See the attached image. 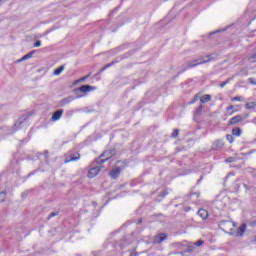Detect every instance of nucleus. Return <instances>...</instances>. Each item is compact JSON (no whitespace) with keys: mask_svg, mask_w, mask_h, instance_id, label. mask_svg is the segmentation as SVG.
<instances>
[{"mask_svg":"<svg viewBox=\"0 0 256 256\" xmlns=\"http://www.w3.org/2000/svg\"><path fill=\"white\" fill-rule=\"evenodd\" d=\"M216 57H217V55L211 54V55H207L205 57H201L196 60L187 62V64L184 66V69L182 70V73H183V71H187V69H193V67H198V65H203L205 63H209L210 61H213Z\"/></svg>","mask_w":256,"mask_h":256,"instance_id":"f257e3e1","label":"nucleus"},{"mask_svg":"<svg viewBox=\"0 0 256 256\" xmlns=\"http://www.w3.org/2000/svg\"><path fill=\"white\" fill-rule=\"evenodd\" d=\"M27 119H29V116L27 114H24L20 118H18V120L14 124L12 133H15V131H19V129H27V127H29Z\"/></svg>","mask_w":256,"mask_h":256,"instance_id":"f03ea898","label":"nucleus"},{"mask_svg":"<svg viewBox=\"0 0 256 256\" xmlns=\"http://www.w3.org/2000/svg\"><path fill=\"white\" fill-rule=\"evenodd\" d=\"M218 227L224 233H229V231H233V227H235V223L229 220H222L219 222Z\"/></svg>","mask_w":256,"mask_h":256,"instance_id":"7ed1b4c3","label":"nucleus"},{"mask_svg":"<svg viewBox=\"0 0 256 256\" xmlns=\"http://www.w3.org/2000/svg\"><path fill=\"white\" fill-rule=\"evenodd\" d=\"M101 169H103V166H94V167L90 168V170L88 171L89 179H93V178L97 177V175H99V172L101 171Z\"/></svg>","mask_w":256,"mask_h":256,"instance_id":"20e7f679","label":"nucleus"},{"mask_svg":"<svg viewBox=\"0 0 256 256\" xmlns=\"http://www.w3.org/2000/svg\"><path fill=\"white\" fill-rule=\"evenodd\" d=\"M225 147V143L223 142V139H218L213 142L211 151H221Z\"/></svg>","mask_w":256,"mask_h":256,"instance_id":"39448f33","label":"nucleus"},{"mask_svg":"<svg viewBox=\"0 0 256 256\" xmlns=\"http://www.w3.org/2000/svg\"><path fill=\"white\" fill-rule=\"evenodd\" d=\"M109 159H111V153L104 152L100 155L96 163L97 165H103V163H106V161H109Z\"/></svg>","mask_w":256,"mask_h":256,"instance_id":"423d86ee","label":"nucleus"},{"mask_svg":"<svg viewBox=\"0 0 256 256\" xmlns=\"http://www.w3.org/2000/svg\"><path fill=\"white\" fill-rule=\"evenodd\" d=\"M166 239H167V234L160 233V234H157L156 236H154L153 243H154V245H159V244L163 243V241H165Z\"/></svg>","mask_w":256,"mask_h":256,"instance_id":"0eeeda50","label":"nucleus"},{"mask_svg":"<svg viewBox=\"0 0 256 256\" xmlns=\"http://www.w3.org/2000/svg\"><path fill=\"white\" fill-rule=\"evenodd\" d=\"M78 91H80V93H89L90 91H95V87L89 85H82L79 88L75 89V93H78Z\"/></svg>","mask_w":256,"mask_h":256,"instance_id":"6e6552de","label":"nucleus"},{"mask_svg":"<svg viewBox=\"0 0 256 256\" xmlns=\"http://www.w3.org/2000/svg\"><path fill=\"white\" fill-rule=\"evenodd\" d=\"M81 159V155L79 153H75L72 156H66L64 163H71L72 161H79Z\"/></svg>","mask_w":256,"mask_h":256,"instance_id":"1a4fd4ad","label":"nucleus"},{"mask_svg":"<svg viewBox=\"0 0 256 256\" xmlns=\"http://www.w3.org/2000/svg\"><path fill=\"white\" fill-rule=\"evenodd\" d=\"M111 179H117L121 175V168L117 167L109 172Z\"/></svg>","mask_w":256,"mask_h":256,"instance_id":"9d476101","label":"nucleus"},{"mask_svg":"<svg viewBox=\"0 0 256 256\" xmlns=\"http://www.w3.org/2000/svg\"><path fill=\"white\" fill-rule=\"evenodd\" d=\"M63 113H64L63 109L57 110L56 112H54L52 114L51 120L52 121H59V119H61V117H63Z\"/></svg>","mask_w":256,"mask_h":256,"instance_id":"9b49d317","label":"nucleus"},{"mask_svg":"<svg viewBox=\"0 0 256 256\" xmlns=\"http://www.w3.org/2000/svg\"><path fill=\"white\" fill-rule=\"evenodd\" d=\"M245 231H247V224L244 223L238 228L236 232V237H243Z\"/></svg>","mask_w":256,"mask_h":256,"instance_id":"f8f14e48","label":"nucleus"},{"mask_svg":"<svg viewBox=\"0 0 256 256\" xmlns=\"http://www.w3.org/2000/svg\"><path fill=\"white\" fill-rule=\"evenodd\" d=\"M71 101H75V97L73 96H68L66 98H63L61 101H60V105L61 107L65 106V105H69V103H71Z\"/></svg>","mask_w":256,"mask_h":256,"instance_id":"ddd939ff","label":"nucleus"},{"mask_svg":"<svg viewBox=\"0 0 256 256\" xmlns=\"http://www.w3.org/2000/svg\"><path fill=\"white\" fill-rule=\"evenodd\" d=\"M241 121H243V117L237 115L230 119L229 125H237V123H241Z\"/></svg>","mask_w":256,"mask_h":256,"instance_id":"4468645a","label":"nucleus"},{"mask_svg":"<svg viewBox=\"0 0 256 256\" xmlns=\"http://www.w3.org/2000/svg\"><path fill=\"white\" fill-rule=\"evenodd\" d=\"M192 203H197V199H199V193H191L190 195L186 196V201H191Z\"/></svg>","mask_w":256,"mask_h":256,"instance_id":"2eb2a0df","label":"nucleus"},{"mask_svg":"<svg viewBox=\"0 0 256 256\" xmlns=\"http://www.w3.org/2000/svg\"><path fill=\"white\" fill-rule=\"evenodd\" d=\"M198 215H199V217H201V219L203 221H205V219H207V217H209V212L205 209H200V210H198Z\"/></svg>","mask_w":256,"mask_h":256,"instance_id":"dca6fc26","label":"nucleus"},{"mask_svg":"<svg viewBox=\"0 0 256 256\" xmlns=\"http://www.w3.org/2000/svg\"><path fill=\"white\" fill-rule=\"evenodd\" d=\"M211 101V95L205 94L200 97V103H209Z\"/></svg>","mask_w":256,"mask_h":256,"instance_id":"f3484780","label":"nucleus"},{"mask_svg":"<svg viewBox=\"0 0 256 256\" xmlns=\"http://www.w3.org/2000/svg\"><path fill=\"white\" fill-rule=\"evenodd\" d=\"M33 53H35V51H31L24 55L20 60H18V63H21V61H27V59H31V57H33Z\"/></svg>","mask_w":256,"mask_h":256,"instance_id":"a211bd4d","label":"nucleus"},{"mask_svg":"<svg viewBox=\"0 0 256 256\" xmlns=\"http://www.w3.org/2000/svg\"><path fill=\"white\" fill-rule=\"evenodd\" d=\"M241 133H243L241 128L237 127L232 129V135H234V137H241Z\"/></svg>","mask_w":256,"mask_h":256,"instance_id":"6ab92c4d","label":"nucleus"},{"mask_svg":"<svg viewBox=\"0 0 256 256\" xmlns=\"http://www.w3.org/2000/svg\"><path fill=\"white\" fill-rule=\"evenodd\" d=\"M201 113H203V105H200L196 111L194 112V117H199V115H201Z\"/></svg>","mask_w":256,"mask_h":256,"instance_id":"aec40b11","label":"nucleus"},{"mask_svg":"<svg viewBox=\"0 0 256 256\" xmlns=\"http://www.w3.org/2000/svg\"><path fill=\"white\" fill-rule=\"evenodd\" d=\"M245 107H246V109H248V110L255 109L256 103H255V102H247V103L245 104Z\"/></svg>","mask_w":256,"mask_h":256,"instance_id":"412c9836","label":"nucleus"},{"mask_svg":"<svg viewBox=\"0 0 256 256\" xmlns=\"http://www.w3.org/2000/svg\"><path fill=\"white\" fill-rule=\"evenodd\" d=\"M235 108V106L230 105L227 107V113H229V115H233V113H237V109L233 110Z\"/></svg>","mask_w":256,"mask_h":256,"instance_id":"4be33fe9","label":"nucleus"},{"mask_svg":"<svg viewBox=\"0 0 256 256\" xmlns=\"http://www.w3.org/2000/svg\"><path fill=\"white\" fill-rule=\"evenodd\" d=\"M65 71V66H60L56 70H54V75H59L60 73H63Z\"/></svg>","mask_w":256,"mask_h":256,"instance_id":"5701e85b","label":"nucleus"},{"mask_svg":"<svg viewBox=\"0 0 256 256\" xmlns=\"http://www.w3.org/2000/svg\"><path fill=\"white\" fill-rule=\"evenodd\" d=\"M7 197V192H0V203H3Z\"/></svg>","mask_w":256,"mask_h":256,"instance_id":"b1692460","label":"nucleus"},{"mask_svg":"<svg viewBox=\"0 0 256 256\" xmlns=\"http://www.w3.org/2000/svg\"><path fill=\"white\" fill-rule=\"evenodd\" d=\"M197 101H199V94H196L194 96V99H192V101H190L188 105H193L194 103H197Z\"/></svg>","mask_w":256,"mask_h":256,"instance_id":"393cba45","label":"nucleus"},{"mask_svg":"<svg viewBox=\"0 0 256 256\" xmlns=\"http://www.w3.org/2000/svg\"><path fill=\"white\" fill-rule=\"evenodd\" d=\"M232 78H228L226 81L220 83L219 87H221V89H223V87H225V85H229V82L231 81Z\"/></svg>","mask_w":256,"mask_h":256,"instance_id":"a878e982","label":"nucleus"},{"mask_svg":"<svg viewBox=\"0 0 256 256\" xmlns=\"http://www.w3.org/2000/svg\"><path fill=\"white\" fill-rule=\"evenodd\" d=\"M115 62H111L109 64H107L106 66H104L101 70L100 73H103V71H105L106 69H109V67H111L112 65H114Z\"/></svg>","mask_w":256,"mask_h":256,"instance_id":"bb28decb","label":"nucleus"},{"mask_svg":"<svg viewBox=\"0 0 256 256\" xmlns=\"http://www.w3.org/2000/svg\"><path fill=\"white\" fill-rule=\"evenodd\" d=\"M226 139L227 141H229V143H233V141H235V138H233V135L231 134H227Z\"/></svg>","mask_w":256,"mask_h":256,"instance_id":"cd10ccee","label":"nucleus"},{"mask_svg":"<svg viewBox=\"0 0 256 256\" xmlns=\"http://www.w3.org/2000/svg\"><path fill=\"white\" fill-rule=\"evenodd\" d=\"M192 251H195V244L188 245L187 247V253H192Z\"/></svg>","mask_w":256,"mask_h":256,"instance_id":"c85d7f7f","label":"nucleus"},{"mask_svg":"<svg viewBox=\"0 0 256 256\" xmlns=\"http://www.w3.org/2000/svg\"><path fill=\"white\" fill-rule=\"evenodd\" d=\"M236 159L235 157H228L225 160V163H235Z\"/></svg>","mask_w":256,"mask_h":256,"instance_id":"c756f323","label":"nucleus"},{"mask_svg":"<svg viewBox=\"0 0 256 256\" xmlns=\"http://www.w3.org/2000/svg\"><path fill=\"white\" fill-rule=\"evenodd\" d=\"M89 77H91V74H88L80 79L77 80V83H81L82 81H85L86 79H89Z\"/></svg>","mask_w":256,"mask_h":256,"instance_id":"7c9ffc66","label":"nucleus"},{"mask_svg":"<svg viewBox=\"0 0 256 256\" xmlns=\"http://www.w3.org/2000/svg\"><path fill=\"white\" fill-rule=\"evenodd\" d=\"M57 215H59V212H51L47 219H53V217H57Z\"/></svg>","mask_w":256,"mask_h":256,"instance_id":"2f4dec72","label":"nucleus"},{"mask_svg":"<svg viewBox=\"0 0 256 256\" xmlns=\"http://www.w3.org/2000/svg\"><path fill=\"white\" fill-rule=\"evenodd\" d=\"M231 101L234 102V101H243V97L241 96H235V97H232L231 98Z\"/></svg>","mask_w":256,"mask_h":256,"instance_id":"473e14b6","label":"nucleus"},{"mask_svg":"<svg viewBox=\"0 0 256 256\" xmlns=\"http://www.w3.org/2000/svg\"><path fill=\"white\" fill-rule=\"evenodd\" d=\"M178 135H179V129H174V131L171 134V137L175 139V137H178Z\"/></svg>","mask_w":256,"mask_h":256,"instance_id":"72a5a7b5","label":"nucleus"},{"mask_svg":"<svg viewBox=\"0 0 256 256\" xmlns=\"http://www.w3.org/2000/svg\"><path fill=\"white\" fill-rule=\"evenodd\" d=\"M205 243L203 240H198L197 242L194 243V247H201Z\"/></svg>","mask_w":256,"mask_h":256,"instance_id":"f704fd0d","label":"nucleus"},{"mask_svg":"<svg viewBox=\"0 0 256 256\" xmlns=\"http://www.w3.org/2000/svg\"><path fill=\"white\" fill-rule=\"evenodd\" d=\"M248 83H250V85H256V79L255 78H248Z\"/></svg>","mask_w":256,"mask_h":256,"instance_id":"c9c22d12","label":"nucleus"},{"mask_svg":"<svg viewBox=\"0 0 256 256\" xmlns=\"http://www.w3.org/2000/svg\"><path fill=\"white\" fill-rule=\"evenodd\" d=\"M250 227H256V220L249 222Z\"/></svg>","mask_w":256,"mask_h":256,"instance_id":"e433bc0d","label":"nucleus"},{"mask_svg":"<svg viewBox=\"0 0 256 256\" xmlns=\"http://www.w3.org/2000/svg\"><path fill=\"white\" fill-rule=\"evenodd\" d=\"M41 45V40H37L35 43H34V47H39Z\"/></svg>","mask_w":256,"mask_h":256,"instance_id":"4c0bfd02","label":"nucleus"},{"mask_svg":"<svg viewBox=\"0 0 256 256\" xmlns=\"http://www.w3.org/2000/svg\"><path fill=\"white\" fill-rule=\"evenodd\" d=\"M184 211H186V213H188V211H191V207H185Z\"/></svg>","mask_w":256,"mask_h":256,"instance_id":"58836bf2","label":"nucleus"},{"mask_svg":"<svg viewBox=\"0 0 256 256\" xmlns=\"http://www.w3.org/2000/svg\"><path fill=\"white\" fill-rule=\"evenodd\" d=\"M203 181V176L200 177V179L197 181V183H201Z\"/></svg>","mask_w":256,"mask_h":256,"instance_id":"ea45409f","label":"nucleus"},{"mask_svg":"<svg viewBox=\"0 0 256 256\" xmlns=\"http://www.w3.org/2000/svg\"><path fill=\"white\" fill-rule=\"evenodd\" d=\"M203 181V176L200 177V179L197 181V183H201Z\"/></svg>","mask_w":256,"mask_h":256,"instance_id":"a19ab883","label":"nucleus"},{"mask_svg":"<svg viewBox=\"0 0 256 256\" xmlns=\"http://www.w3.org/2000/svg\"><path fill=\"white\" fill-rule=\"evenodd\" d=\"M167 195V191L162 192V197H165Z\"/></svg>","mask_w":256,"mask_h":256,"instance_id":"79ce46f5","label":"nucleus"},{"mask_svg":"<svg viewBox=\"0 0 256 256\" xmlns=\"http://www.w3.org/2000/svg\"><path fill=\"white\" fill-rule=\"evenodd\" d=\"M130 256H137V252H133V253H131V255Z\"/></svg>","mask_w":256,"mask_h":256,"instance_id":"37998d69","label":"nucleus"},{"mask_svg":"<svg viewBox=\"0 0 256 256\" xmlns=\"http://www.w3.org/2000/svg\"><path fill=\"white\" fill-rule=\"evenodd\" d=\"M35 173H33V172H30L29 174H28V177H31V175H34Z\"/></svg>","mask_w":256,"mask_h":256,"instance_id":"c03bdc74","label":"nucleus"},{"mask_svg":"<svg viewBox=\"0 0 256 256\" xmlns=\"http://www.w3.org/2000/svg\"><path fill=\"white\" fill-rule=\"evenodd\" d=\"M22 197H27V193H22Z\"/></svg>","mask_w":256,"mask_h":256,"instance_id":"a18cd8bd","label":"nucleus"},{"mask_svg":"<svg viewBox=\"0 0 256 256\" xmlns=\"http://www.w3.org/2000/svg\"><path fill=\"white\" fill-rule=\"evenodd\" d=\"M138 223H143V219L140 218L139 221H138Z\"/></svg>","mask_w":256,"mask_h":256,"instance_id":"49530a36","label":"nucleus"},{"mask_svg":"<svg viewBox=\"0 0 256 256\" xmlns=\"http://www.w3.org/2000/svg\"><path fill=\"white\" fill-rule=\"evenodd\" d=\"M243 185H244L245 189H249V187H247V184H243Z\"/></svg>","mask_w":256,"mask_h":256,"instance_id":"de8ad7c7","label":"nucleus"},{"mask_svg":"<svg viewBox=\"0 0 256 256\" xmlns=\"http://www.w3.org/2000/svg\"><path fill=\"white\" fill-rule=\"evenodd\" d=\"M80 97H83V95H78V96H77V99H80Z\"/></svg>","mask_w":256,"mask_h":256,"instance_id":"09e8293b","label":"nucleus"},{"mask_svg":"<svg viewBox=\"0 0 256 256\" xmlns=\"http://www.w3.org/2000/svg\"><path fill=\"white\" fill-rule=\"evenodd\" d=\"M252 152H249L248 155H251Z\"/></svg>","mask_w":256,"mask_h":256,"instance_id":"8fccbe9b","label":"nucleus"}]
</instances>
